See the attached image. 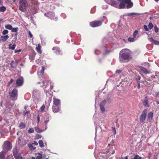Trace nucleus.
I'll return each mask as SVG.
<instances>
[{
  "label": "nucleus",
  "instance_id": "9",
  "mask_svg": "<svg viewBox=\"0 0 159 159\" xmlns=\"http://www.w3.org/2000/svg\"><path fill=\"white\" fill-rule=\"evenodd\" d=\"M147 110L145 109L142 112L141 114L140 115V118L139 119L140 121L141 122H143L146 118L147 116Z\"/></svg>",
  "mask_w": 159,
  "mask_h": 159
},
{
  "label": "nucleus",
  "instance_id": "16",
  "mask_svg": "<svg viewBox=\"0 0 159 159\" xmlns=\"http://www.w3.org/2000/svg\"><path fill=\"white\" fill-rule=\"evenodd\" d=\"M9 38V36L8 35H2L1 36L0 39L2 42H4L6 41Z\"/></svg>",
  "mask_w": 159,
  "mask_h": 159
},
{
  "label": "nucleus",
  "instance_id": "5",
  "mask_svg": "<svg viewBox=\"0 0 159 159\" xmlns=\"http://www.w3.org/2000/svg\"><path fill=\"white\" fill-rule=\"evenodd\" d=\"M20 6L19 10L22 12H24L28 6L27 2L26 0H20Z\"/></svg>",
  "mask_w": 159,
  "mask_h": 159
},
{
  "label": "nucleus",
  "instance_id": "18",
  "mask_svg": "<svg viewBox=\"0 0 159 159\" xmlns=\"http://www.w3.org/2000/svg\"><path fill=\"white\" fill-rule=\"evenodd\" d=\"M139 67L141 70L145 74H147L150 73V72L148 71L146 68H144V67L142 66H140Z\"/></svg>",
  "mask_w": 159,
  "mask_h": 159
},
{
  "label": "nucleus",
  "instance_id": "37",
  "mask_svg": "<svg viewBox=\"0 0 159 159\" xmlns=\"http://www.w3.org/2000/svg\"><path fill=\"white\" fill-rule=\"evenodd\" d=\"M34 130L33 128H29L28 130V132L29 134L34 133Z\"/></svg>",
  "mask_w": 159,
  "mask_h": 159
},
{
  "label": "nucleus",
  "instance_id": "21",
  "mask_svg": "<svg viewBox=\"0 0 159 159\" xmlns=\"http://www.w3.org/2000/svg\"><path fill=\"white\" fill-rule=\"evenodd\" d=\"M153 114L152 112H150L148 115V119L149 121H150L152 119Z\"/></svg>",
  "mask_w": 159,
  "mask_h": 159
},
{
  "label": "nucleus",
  "instance_id": "53",
  "mask_svg": "<svg viewBox=\"0 0 159 159\" xmlns=\"http://www.w3.org/2000/svg\"><path fill=\"white\" fill-rule=\"evenodd\" d=\"M13 157L11 155L8 156L7 158L6 159H13Z\"/></svg>",
  "mask_w": 159,
  "mask_h": 159
},
{
  "label": "nucleus",
  "instance_id": "49",
  "mask_svg": "<svg viewBox=\"0 0 159 159\" xmlns=\"http://www.w3.org/2000/svg\"><path fill=\"white\" fill-rule=\"evenodd\" d=\"M13 81V80L11 79V80L8 82L7 84L8 86H9Z\"/></svg>",
  "mask_w": 159,
  "mask_h": 159
},
{
  "label": "nucleus",
  "instance_id": "19",
  "mask_svg": "<svg viewBox=\"0 0 159 159\" xmlns=\"http://www.w3.org/2000/svg\"><path fill=\"white\" fill-rule=\"evenodd\" d=\"M105 41V47L106 48H109L112 46V44L111 43L107 41L106 39H104L103 40V42H104Z\"/></svg>",
  "mask_w": 159,
  "mask_h": 159
},
{
  "label": "nucleus",
  "instance_id": "39",
  "mask_svg": "<svg viewBox=\"0 0 159 159\" xmlns=\"http://www.w3.org/2000/svg\"><path fill=\"white\" fill-rule=\"evenodd\" d=\"M148 28L151 30L153 28V25L152 23H149L148 25Z\"/></svg>",
  "mask_w": 159,
  "mask_h": 159
},
{
  "label": "nucleus",
  "instance_id": "56",
  "mask_svg": "<svg viewBox=\"0 0 159 159\" xmlns=\"http://www.w3.org/2000/svg\"><path fill=\"white\" fill-rule=\"evenodd\" d=\"M29 35L30 38L33 37V35L30 31H29Z\"/></svg>",
  "mask_w": 159,
  "mask_h": 159
},
{
  "label": "nucleus",
  "instance_id": "63",
  "mask_svg": "<svg viewBox=\"0 0 159 159\" xmlns=\"http://www.w3.org/2000/svg\"><path fill=\"white\" fill-rule=\"evenodd\" d=\"M53 87V86L52 85H51L50 86V89L52 90Z\"/></svg>",
  "mask_w": 159,
  "mask_h": 159
},
{
  "label": "nucleus",
  "instance_id": "22",
  "mask_svg": "<svg viewBox=\"0 0 159 159\" xmlns=\"http://www.w3.org/2000/svg\"><path fill=\"white\" fill-rule=\"evenodd\" d=\"M52 49L55 51V52L56 54H59L60 52V48L57 47H54L52 48Z\"/></svg>",
  "mask_w": 159,
  "mask_h": 159
},
{
  "label": "nucleus",
  "instance_id": "1",
  "mask_svg": "<svg viewBox=\"0 0 159 159\" xmlns=\"http://www.w3.org/2000/svg\"><path fill=\"white\" fill-rule=\"evenodd\" d=\"M115 152V148L112 144H109L107 147V151L100 152L99 154V159H105L108 158L111 154H113Z\"/></svg>",
  "mask_w": 159,
  "mask_h": 159
},
{
  "label": "nucleus",
  "instance_id": "43",
  "mask_svg": "<svg viewBox=\"0 0 159 159\" xmlns=\"http://www.w3.org/2000/svg\"><path fill=\"white\" fill-rule=\"evenodd\" d=\"M8 31L7 30H4L2 32V34L4 35H5L6 34H8Z\"/></svg>",
  "mask_w": 159,
  "mask_h": 159
},
{
  "label": "nucleus",
  "instance_id": "48",
  "mask_svg": "<svg viewBox=\"0 0 159 159\" xmlns=\"http://www.w3.org/2000/svg\"><path fill=\"white\" fill-rule=\"evenodd\" d=\"M144 28V30L146 31H148L149 30V28H148V26L146 25H144L143 26Z\"/></svg>",
  "mask_w": 159,
  "mask_h": 159
},
{
  "label": "nucleus",
  "instance_id": "46",
  "mask_svg": "<svg viewBox=\"0 0 159 159\" xmlns=\"http://www.w3.org/2000/svg\"><path fill=\"white\" fill-rule=\"evenodd\" d=\"M120 41L123 44L126 43L127 42V40H125L124 39H121Z\"/></svg>",
  "mask_w": 159,
  "mask_h": 159
},
{
  "label": "nucleus",
  "instance_id": "38",
  "mask_svg": "<svg viewBox=\"0 0 159 159\" xmlns=\"http://www.w3.org/2000/svg\"><path fill=\"white\" fill-rule=\"evenodd\" d=\"M156 102L157 104H159V93L156 94Z\"/></svg>",
  "mask_w": 159,
  "mask_h": 159
},
{
  "label": "nucleus",
  "instance_id": "3",
  "mask_svg": "<svg viewBox=\"0 0 159 159\" xmlns=\"http://www.w3.org/2000/svg\"><path fill=\"white\" fill-rule=\"evenodd\" d=\"M32 93L34 101L36 103H38L41 101L43 96L42 93L41 91L35 89L33 91Z\"/></svg>",
  "mask_w": 159,
  "mask_h": 159
},
{
  "label": "nucleus",
  "instance_id": "54",
  "mask_svg": "<svg viewBox=\"0 0 159 159\" xmlns=\"http://www.w3.org/2000/svg\"><path fill=\"white\" fill-rule=\"evenodd\" d=\"M47 80H46L44 79L43 81V83L44 85H45L47 84Z\"/></svg>",
  "mask_w": 159,
  "mask_h": 159
},
{
  "label": "nucleus",
  "instance_id": "32",
  "mask_svg": "<svg viewBox=\"0 0 159 159\" xmlns=\"http://www.w3.org/2000/svg\"><path fill=\"white\" fill-rule=\"evenodd\" d=\"M5 27L6 28L9 30H11L12 29V26L9 24L5 25Z\"/></svg>",
  "mask_w": 159,
  "mask_h": 159
},
{
  "label": "nucleus",
  "instance_id": "41",
  "mask_svg": "<svg viewBox=\"0 0 159 159\" xmlns=\"http://www.w3.org/2000/svg\"><path fill=\"white\" fill-rule=\"evenodd\" d=\"M106 103V101L104 100L102 101L100 103V106H104Z\"/></svg>",
  "mask_w": 159,
  "mask_h": 159
},
{
  "label": "nucleus",
  "instance_id": "30",
  "mask_svg": "<svg viewBox=\"0 0 159 159\" xmlns=\"http://www.w3.org/2000/svg\"><path fill=\"white\" fill-rule=\"evenodd\" d=\"M135 38H134L133 37V38L129 37L128 38V40L129 42H134L135 41L134 39Z\"/></svg>",
  "mask_w": 159,
  "mask_h": 159
},
{
  "label": "nucleus",
  "instance_id": "29",
  "mask_svg": "<svg viewBox=\"0 0 159 159\" xmlns=\"http://www.w3.org/2000/svg\"><path fill=\"white\" fill-rule=\"evenodd\" d=\"M39 146L41 148H43L44 146V143L43 141L42 140H40L39 141Z\"/></svg>",
  "mask_w": 159,
  "mask_h": 159
},
{
  "label": "nucleus",
  "instance_id": "4",
  "mask_svg": "<svg viewBox=\"0 0 159 159\" xmlns=\"http://www.w3.org/2000/svg\"><path fill=\"white\" fill-rule=\"evenodd\" d=\"M127 8H131L133 5V3L131 0H125L123 2H121L120 4V9L125 8L126 7Z\"/></svg>",
  "mask_w": 159,
  "mask_h": 159
},
{
  "label": "nucleus",
  "instance_id": "7",
  "mask_svg": "<svg viewBox=\"0 0 159 159\" xmlns=\"http://www.w3.org/2000/svg\"><path fill=\"white\" fill-rule=\"evenodd\" d=\"M44 14L45 16L51 19L54 20L56 21L57 20V17L54 18L55 17V15L52 12H48L44 13Z\"/></svg>",
  "mask_w": 159,
  "mask_h": 159
},
{
  "label": "nucleus",
  "instance_id": "12",
  "mask_svg": "<svg viewBox=\"0 0 159 159\" xmlns=\"http://www.w3.org/2000/svg\"><path fill=\"white\" fill-rule=\"evenodd\" d=\"M53 100V106H61V101L60 99L54 98Z\"/></svg>",
  "mask_w": 159,
  "mask_h": 159
},
{
  "label": "nucleus",
  "instance_id": "61",
  "mask_svg": "<svg viewBox=\"0 0 159 159\" xmlns=\"http://www.w3.org/2000/svg\"><path fill=\"white\" fill-rule=\"evenodd\" d=\"M40 119V118L38 115V117H37V120H38V123H39V122Z\"/></svg>",
  "mask_w": 159,
  "mask_h": 159
},
{
  "label": "nucleus",
  "instance_id": "6",
  "mask_svg": "<svg viewBox=\"0 0 159 159\" xmlns=\"http://www.w3.org/2000/svg\"><path fill=\"white\" fill-rule=\"evenodd\" d=\"M9 95L12 100H16L17 98V90L16 89H13L9 93Z\"/></svg>",
  "mask_w": 159,
  "mask_h": 159
},
{
  "label": "nucleus",
  "instance_id": "47",
  "mask_svg": "<svg viewBox=\"0 0 159 159\" xmlns=\"http://www.w3.org/2000/svg\"><path fill=\"white\" fill-rule=\"evenodd\" d=\"M155 31L156 33H157L158 31V28L156 25H155L154 27Z\"/></svg>",
  "mask_w": 159,
  "mask_h": 159
},
{
  "label": "nucleus",
  "instance_id": "10",
  "mask_svg": "<svg viewBox=\"0 0 159 159\" xmlns=\"http://www.w3.org/2000/svg\"><path fill=\"white\" fill-rule=\"evenodd\" d=\"M102 23V21L95 20L90 22V25L93 27H95L101 25Z\"/></svg>",
  "mask_w": 159,
  "mask_h": 159
},
{
  "label": "nucleus",
  "instance_id": "62",
  "mask_svg": "<svg viewBox=\"0 0 159 159\" xmlns=\"http://www.w3.org/2000/svg\"><path fill=\"white\" fill-rule=\"evenodd\" d=\"M125 0H117L118 1L120 2V3H121V2H123L125 1Z\"/></svg>",
  "mask_w": 159,
  "mask_h": 159
},
{
  "label": "nucleus",
  "instance_id": "27",
  "mask_svg": "<svg viewBox=\"0 0 159 159\" xmlns=\"http://www.w3.org/2000/svg\"><path fill=\"white\" fill-rule=\"evenodd\" d=\"M44 70H45V68H44V66H42V69H41V70H39L38 71V74L39 75V73H40L41 74H43L44 72Z\"/></svg>",
  "mask_w": 159,
  "mask_h": 159
},
{
  "label": "nucleus",
  "instance_id": "42",
  "mask_svg": "<svg viewBox=\"0 0 159 159\" xmlns=\"http://www.w3.org/2000/svg\"><path fill=\"white\" fill-rule=\"evenodd\" d=\"M142 157H140L139 155L136 154L135 156L133 159H141Z\"/></svg>",
  "mask_w": 159,
  "mask_h": 159
},
{
  "label": "nucleus",
  "instance_id": "13",
  "mask_svg": "<svg viewBox=\"0 0 159 159\" xmlns=\"http://www.w3.org/2000/svg\"><path fill=\"white\" fill-rule=\"evenodd\" d=\"M61 106H53L52 107V111L54 112H57L60 111Z\"/></svg>",
  "mask_w": 159,
  "mask_h": 159
},
{
  "label": "nucleus",
  "instance_id": "58",
  "mask_svg": "<svg viewBox=\"0 0 159 159\" xmlns=\"http://www.w3.org/2000/svg\"><path fill=\"white\" fill-rule=\"evenodd\" d=\"M49 121V119H47L45 120L44 122L46 124H47L48 122Z\"/></svg>",
  "mask_w": 159,
  "mask_h": 159
},
{
  "label": "nucleus",
  "instance_id": "28",
  "mask_svg": "<svg viewBox=\"0 0 159 159\" xmlns=\"http://www.w3.org/2000/svg\"><path fill=\"white\" fill-rule=\"evenodd\" d=\"M25 125L23 122H21L20 124L19 127L21 129H24L25 127Z\"/></svg>",
  "mask_w": 159,
  "mask_h": 159
},
{
  "label": "nucleus",
  "instance_id": "11",
  "mask_svg": "<svg viewBox=\"0 0 159 159\" xmlns=\"http://www.w3.org/2000/svg\"><path fill=\"white\" fill-rule=\"evenodd\" d=\"M23 83V79L22 77H20L16 80V84L17 86H22Z\"/></svg>",
  "mask_w": 159,
  "mask_h": 159
},
{
  "label": "nucleus",
  "instance_id": "51",
  "mask_svg": "<svg viewBox=\"0 0 159 159\" xmlns=\"http://www.w3.org/2000/svg\"><path fill=\"white\" fill-rule=\"evenodd\" d=\"M41 137H42V136L41 134H38L36 135V138H37L38 139L40 138H41Z\"/></svg>",
  "mask_w": 159,
  "mask_h": 159
},
{
  "label": "nucleus",
  "instance_id": "59",
  "mask_svg": "<svg viewBox=\"0 0 159 159\" xmlns=\"http://www.w3.org/2000/svg\"><path fill=\"white\" fill-rule=\"evenodd\" d=\"M30 113V111H26L24 113V116H25L26 114L28 113Z\"/></svg>",
  "mask_w": 159,
  "mask_h": 159
},
{
  "label": "nucleus",
  "instance_id": "20",
  "mask_svg": "<svg viewBox=\"0 0 159 159\" xmlns=\"http://www.w3.org/2000/svg\"><path fill=\"white\" fill-rule=\"evenodd\" d=\"M7 151L4 150L3 151H2L1 152L0 154V157L1 159H5V156L6 154Z\"/></svg>",
  "mask_w": 159,
  "mask_h": 159
},
{
  "label": "nucleus",
  "instance_id": "36",
  "mask_svg": "<svg viewBox=\"0 0 159 159\" xmlns=\"http://www.w3.org/2000/svg\"><path fill=\"white\" fill-rule=\"evenodd\" d=\"M152 78H156L157 77V78H159V73H156V74L155 75H153L151 76V77Z\"/></svg>",
  "mask_w": 159,
  "mask_h": 159
},
{
  "label": "nucleus",
  "instance_id": "45",
  "mask_svg": "<svg viewBox=\"0 0 159 159\" xmlns=\"http://www.w3.org/2000/svg\"><path fill=\"white\" fill-rule=\"evenodd\" d=\"M112 132L114 134H116V130L115 128V127H112Z\"/></svg>",
  "mask_w": 159,
  "mask_h": 159
},
{
  "label": "nucleus",
  "instance_id": "33",
  "mask_svg": "<svg viewBox=\"0 0 159 159\" xmlns=\"http://www.w3.org/2000/svg\"><path fill=\"white\" fill-rule=\"evenodd\" d=\"M6 8L4 6H2L0 7V12H3L6 10Z\"/></svg>",
  "mask_w": 159,
  "mask_h": 159
},
{
  "label": "nucleus",
  "instance_id": "44",
  "mask_svg": "<svg viewBox=\"0 0 159 159\" xmlns=\"http://www.w3.org/2000/svg\"><path fill=\"white\" fill-rule=\"evenodd\" d=\"M122 70H117L116 71V73L115 74V76H116L117 75L119 74L121 72Z\"/></svg>",
  "mask_w": 159,
  "mask_h": 159
},
{
  "label": "nucleus",
  "instance_id": "23",
  "mask_svg": "<svg viewBox=\"0 0 159 159\" xmlns=\"http://www.w3.org/2000/svg\"><path fill=\"white\" fill-rule=\"evenodd\" d=\"M35 49H36V51H37V52L38 53H41L42 51L41 50V47L40 45V44H38L37 47Z\"/></svg>",
  "mask_w": 159,
  "mask_h": 159
},
{
  "label": "nucleus",
  "instance_id": "14",
  "mask_svg": "<svg viewBox=\"0 0 159 159\" xmlns=\"http://www.w3.org/2000/svg\"><path fill=\"white\" fill-rule=\"evenodd\" d=\"M109 4L111 6L120 9V4L118 5V4L115 1H111L109 2Z\"/></svg>",
  "mask_w": 159,
  "mask_h": 159
},
{
  "label": "nucleus",
  "instance_id": "17",
  "mask_svg": "<svg viewBox=\"0 0 159 159\" xmlns=\"http://www.w3.org/2000/svg\"><path fill=\"white\" fill-rule=\"evenodd\" d=\"M148 40L151 43L157 45H159V41L153 39L152 37L148 38Z\"/></svg>",
  "mask_w": 159,
  "mask_h": 159
},
{
  "label": "nucleus",
  "instance_id": "24",
  "mask_svg": "<svg viewBox=\"0 0 159 159\" xmlns=\"http://www.w3.org/2000/svg\"><path fill=\"white\" fill-rule=\"evenodd\" d=\"M35 131L38 133H40L42 132L43 131L40 129L38 126H36L34 127Z\"/></svg>",
  "mask_w": 159,
  "mask_h": 159
},
{
  "label": "nucleus",
  "instance_id": "50",
  "mask_svg": "<svg viewBox=\"0 0 159 159\" xmlns=\"http://www.w3.org/2000/svg\"><path fill=\"white\" fill-rule=\"evenodd\" d=\"M136 13H128L126 15L128 16H132L136 14Z\"/></svg>",
  "mask_w": 159,
  "mask_h": 159
},
{
  "label": "nucleus",
  "instance_id": "2",
  "mask_svg": "<svg viewBox=\"0 0 159 159\" xmlns=\"http://www.w3.org/2000/svg\"><path fill=\"white\" fill-rule=\"evenodd\" d=\"M131 53L130 51L128 49H124L121 50L120 52L119 59L121 62L123 61V60H129Z\"/></svg>",
  "mask_w": 159,
  "mask_h": 159
},
{
  "label": "nucleus",
  "instance_id": "34",
  "mask_svg": "<svg viewBox=\"0 0 159 159\" xmlns=\"http://www.w3.org/2000/svg\"><path fill=\"white\" fill-rule=\"evenodd\" d=\"M37 154L38 156L36 157V159H42L43 157L42 154L40 153H38Z\"/></svg>",
  "mask_w": 159,
  "mask_h": 159
},
{
  "label": "nucleus",
  "instance_id": "52",
  "mask_svg": "<svg viewBox=\"0 0 159 159\" xmlns=\"http://www.w3.org/2000/svg\"><path fill=\"white\" fill-rule=\"evenodd\" d=\"M101 110L102 111H105V108L104 107V106H100Z\"/></svg>",
  "mask_w": 159,
  "mask_h": 159
},
{
  "label": "nucleus",
  "instance_id": "31",
  "mask_svg": "<svg viewBox=\"0 0 159 159\" xmlns=\"http://www.w3.org/2000/svg\"><path fill=\"white\" fill-rule=\"evenodd\" d=\"M13 154L15 157H16V156H17L19 155L18 154L16 149H15L13 151Z\"/></svg>",
  "mask_w": 159,
  "mask_h": 159
},
{
  "label": "nucleus",
  "instance_id": "55",
  "mask_svg": "<svg viewBox=\"0 0 159 159\" xmlns=\"http://www.w3.org/2000/svg\"><path fill=\"white\" fill-rule=\"evenodd\" d=\"M45 107L44 105H43V106H41V110L42 111H43L44 110V109H45Z\"/></svg>",
  "mask_w": 159,
  "mask_h": 159
},
{
  "label": "nucleus",
  "instance_id": "64",
  "mask_svg": "<svg viewBox=\"0 0 159 159\" xmlns=\"http://www.w3.org/2000/svg\"><path fill=\"white\" fill-rule=\"evenodd\" d=\"M34 144L36 145H38V143L37 142H34Z\"/></svg>",
  "mask_w": 159,
  "mask_h": 159
},
{
  "label": "nucleus",
  "instance_id": "25",
  "mask_svg": "<svg viewBox=\"0 0 159 159\" xmlns=\"http://www.w3.org/2000/svg\"><path fill=\"white\" fill-rule=\"evenodd\" d=\"M16 45L15 44H14L13 45H12L11 44H10L9 45V47L8 48L9 49H11L12 50H14L15 49L16 47Z\"/></svg>",
  "mask_w": 159,
  "mask_h": 159
},
{
  "label": "nucleus",
  "instance_id": "35",
  "mask_svg": "<svg viewBox=\"0 0 159 159\" xmlns=\"http://www.w3.org/2000/svg\"><path fill=\"white\" fill-rule=\"evenodd\" d=\"M138 31L137 30H135L133 34V37L134 38H136V37H137V36L138 34Z\"/></svg>",
  "mask_w": 159,
  "mask_h": 159
},
{
  "label": "nucleus",
  "instance_id": "40",
  "mask_svg": "<svg viewBox=\"0 0 159 159\" xmlns=\"http://www.w3.org/2000/svg\"><path fill=\"white\" fill-rule=\"evenodd\" d=\"M18 30V28L17 27L15 28H12V29L11 30V31L13 32H16Z\"/></svg>",
  "mask_w": 159,
  "mask_h": 159
},
{
  "label": "nucleus",
  "instance_id": "8",
  "mask_svg": "<svg viewBox=\"0 0 159 159\" xmlns=\"http://www.w3.org/2000/svg\"><path fill=\"white\" fill-rule=\"evenodd\" d=\"M3 149L6 151H8L11 149L12 146L11 143L8 141H6L4 142L3 146Z\"/></svg>",
  "mask_w": 159,
  "mask_h": 159
},
{
  "label": "nucleus",
  "instance_id": "60",
  "mask_svg": "<svg viewBox=\"0 0 159 159\" xmlns=\"http://www.w3.org/2000/svg\"><path fill=\"white\" fill-rule=\"evenodd\" d=\"M21 51V50L20 49H19L18 50H15V53H16L17 52H20Z\"/></svg>",
  "mask_w": 159,
  "mask_h": 159
},
{
  "label": "nucleus",
  "instance_id": "57",
  "mask_svg": "<svg viewBox=\"0 0 159 159\" xmlns=\"http://www.w3.org/2000/svg\"><path fill=\"white\" fill-rule=\"evenodd\" d=\"M99 50H96L95 51V53L96 54H99Z\"/></svg>",
  "mask_w": 159,
  "mask_h": 159
},
{
  "label": "nucleus",
  "instance_id": "15",
  "mask_svg": "<svg viewBox=\"0 0 159 159\" xmlns=\"http://www.w3.org/2000/svg\"><path fill=\"white\" fill-rule=\"evenodd\" d=\"M143 105L145 107H148L150 105L148 102V98L147 97L145 98L143 102Z\"/></svg>",
  "mask_w": 159,
  "mask_h": 159
},
{
  "label": "nucleus",
  "instance_id": "26",
  "mask_svg": "<svg viewBox=\"0 0 159 159\" xmlns=\"http://www.w3.org/2000/svg\"><path fill=\"white\" fill-rule=\"evenodd\" d=\"M44 91H45L46 95L47 97H51V92L49 91L46 90V89H44Z\"/></svg>",
  "mask_w": 159,
  "mask_h": 159
}]
</instances>
